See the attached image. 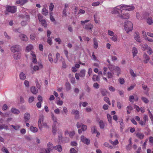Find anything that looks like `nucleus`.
<instances>
[{
	"label": "nucleus",
	"mask_w": 153,
	"mask_h": 153,
	"mask_svg": "<svg viewBox=\"0 0 153 153\" xmlns=\"http://www.w3.org/2000/svg\"><path fill=\"white\" fill-rule=\"evenodd\" d=\"M20 78L21 79L24 80L26 78V76L25 74L23 72H22L19 75Z\"/></svg>",
	"instance_id": "nucleus-31"
},
{
	"label": "nucleus",
	"mask_w": 153,
	"mask_h": 153,
	"mask_svg": "<svg viewBox=\"0 0 153 153\" xmlns=\"http://www.w3.org/2000/svg\"><path fill=\"white\" fill-rule=\"evenodd\" d=\"M104 100L108 103L110 105H111L110 102L109 100V99L108 97H105L104 99Z\"/></svg>",
	"instance_id": "nucleus-39"
},
{
	"label": "nucleus",
	"mask_w": 153,
	"mask_h": 153,
	"mask_svg": "<svg viewBox=\"0 0 153 153\" xmlns=\"http://www.w3.org/2000/svg\"><path fill=\"white\" fill-rule=\"evenodd\" d=\"M84 27L87 30H91L93 28V26L91 24H89L85 25V27Z\"/></svg>",
	"instance_id": "nucleus-16"
},
{
	"label": "nucleus",
	"mask_w": 153,
	"mask_h": 153,
	"mask_svg": "<svg viewBox=\"0 0 153 153\" xmlns=\"http://www.w3.org/2000/svg\"><path fill=\"white\" fill-rule=\"evenodd\" d=\"M38 100L39 102H41L42 101L43 99L42 97L38 95L37 97Z\"/></svg>",
	"instance_id": "nucleus-57"
},
{
	"label": "nucleus",
	"mask_w": 153,
	"mask_h": 153,
	"mask_svg": "<svg viewBox=\"0 0 153 153\" xmlns=\"http://www.w3.org/2000/svg\"><path fill=\"white\" fill-rule=\"evenodd\" d=\"M65 86L66 87V90L67 91H69L71 89V85L68 82H66L65 84Z\"/></svg>",
	"instance_id": "nucleus-21"
},
{
	"label": "nucleus",
	"mask_w": 153,
	"mask_h": 153,
	"mask_svg": "<svg viewBox=\"0 0 153 153\" xmlns=\"http://www.w3.org/2000/svg\"><path fill=\"white\" fill-rule=\"evenodd\" d=\"M11 126L15 130H18L20 127V126L17 125L16 126H14L13 125H11Z\"/></svg>",
	"instance_id": "nucleus-49"
},
{
	"label": "nucleus",
	"mask_w": 153,
	"mask_h": 153,
	"mask_svg": "<svg viewBox=\"0 0 153 153\" xmlns=\"http://www.w3.org/2000/svg\"><path fill=\"white\" fill-rule=\"evenodd\" d=\"M130 73L131 76L133 77H135L136 76V74H135L133 70L132 69L130 70Z\"/></svg>",
	"instance_id": "nucleus-54"
},
{
	"label": "nucleus",
	"mask_w": 153,
	"mask_h": 153,
	"mask_svg": "<svg viewBox=\"0 0 153 153\" xmlns=\"http://www.w3.org/2000/svg\"><path fill=\"white\" fill-rule=\"evenodd\" d=\"M141 99L146 103H147L149 102V100L145 97H142Z\"/></svg>",
	"instance_id": "nucleus-38"
},
{
	"label": "nucleus",
	"mask_w": 153,
	"mask_h": 153,
	"mask_svg": "<svg viewBox=\"0 0 153 153\" xmlns=\"http://www.w3.org/2000/svg\"><path fill=\"white\" fill-rule=\"evenodd\" d=\"M81 141L84 144L87 145H89L90 143V140L84 137V136L82 135L81 137Z\"/></svg>",
	"instance_id": "nucleus-5"
},
{
	"label": "nucleus",
	"mask_w": 153,
	"mask_h": 153,
	"mask_svg": "<svg viewBox=\"0 0 153 153\" xmlns=\"http://www.w3.org/2000/svg\"><path fill=\"white\" fill-rule=\"evenodd\" d=\"M34 100V98L33 97H31L28 99V102L29 103H31Z\"/></svg>",
	"instance_id": "nucleus-48"
},
{
	"label": "nucleus",
	"mask_w": 153,
	"mask_h": 153,
	"mask_svg": "<svg viewBox=\"0 0 153 153\" xmlns=\"http://www.w3.org/2000/svg\"><path fill=\"white\" fill-rule=\"evenodd\" d=\"M107 118H108V120L109 122L110 123H111L112 122V117L109 114H107Z\"/></svg>",
	"instance_id": "nucleus-36"
},
{
	"label": "nucleus",
	"mask_w": 153,
	"mask_h": 153,
	"mask_svg": "<svg viewBox=\"0 0 153 153\" xmlns=\"http://www.w3.org/2000/svg\"><path fill=\"white\" fill-rule=\"evenodd\" d=\"M30 130L33 132H36L38 129L36 127H34L33 126H31L30 127Z\"/></svg>",
	"instance_id": "nucleus-28"
},
{
	"label": "nucleus",
	"mask_w": 153,
	"mask_h": 153,
	"mask_svg": "<svg viewBox=\"0 0 153 153\" xmlns=\"http://www.w3.org/2000/svg\"><path fill=\"white\" fill-rule=\"evenodd\" d=\"M112 40L114 42H116L117 40V36L116 35H114L111 38Z\"/></svg>",
	"instance_id": "nucleus-50"
},
{
	"label": "nucleus",
	"mask_w": 153,
	"mask_h": 153,
	"mask_svg": "<svg viewBox=\"0 0 153 153\" xmlns=\"http://www.w3.org/2000/svg\"><path fill=\"white\" fill-rule=\"evenodd\" d=\"M134 97L133 96H130L129 98L130 101L131 102H134Z\"/></svg>",
	"instance_id": "nucleus-56"
},
{
	"label": "nucleus",
	"mask_w": 153,
	"mask_h": 153,
	"mask_svg": "<svg viewBox=\"0 0 153 153\" xmlns=\"http://www.w3.org/2000/svg\"><path fill=\"white\" fill-rule=\"evenodd\" d=\"M81 129L83 131H85L87 128V126L84 124H82L81 127Z\"/></svg>",
	"instance_id": "nucleus-43"
},
{
	"label": "nucleus",
	"mask_w": 153,
	"mask_h": 153,
	"mask_svg": "<svg viewBox=\"0 0 153 153\" xmlns=\"http://www.w3.org/2000/svg\"><path fill=\"white\" fill-rule=\"evenodd\" d=\"M19 37L21 40L22 41H27L28 40V38L27 36L23 34H20L19 35Z\"/></svg>",
	"instance_id": "nucleus-8"
},
{
	"label": "nucleus",
	"mask_w": 153,
	"mask_h": 153,
	"mask_svg": "<svg viewBox=\"0 0 153 153\" xmlns=\"http://www.w3.org/2000/svg\"><path fill=\"white\" fill-rule=\"evenodd\" d=\"M24 118L25 122L28 121L29 120L30 118V114L28 113H25L24 114Z\"/></svg>",
	"instance_id": "nucleus-9"
},
{
	"label": "nucleus",
	"mask_w": 153,
	"mask_h": 153,
	"mask_svg": "<svg viewBox=\"0 0 153 153\" xmlns=\"http://www.w3.org/2000/svg\"><path fill=\"white\" fill-rule=\"evenodd\" d=\"M94 46L95 49H97L98 47L97 41L95 38L94 39Z\"/></svg>",
	"instance_id": "nucleus-25"
},
{
	"label": "nucleus",
	"mask_w": 153,
	"mask_h": 153,
	"mask_svg": "<svg viewBox=\"0 0 153 153\" xmlns=\"http://www.w3.org/2000/svg\"><path fill=\"white\" fill-rule=\"evenodd\" d=\"M149 117L152 122H153V116L149 110H148Z\"/></svg>",
	"instance_id": "nucleus-40"
},
{
	"label": "nucleus",
	"mask_w": 153,
	"mask_h": 153,
	"mask_svg": "<svg viewBox=\"0 0 153 153\" xmlns=\"http://www.w3.org/2000/svg\"><path fill=\"white\" fill-rule=\"evenodd\" d=\"M132 53L133 57L136 56V54L137 53V48L135 47H133L132 50Z\"/></svg>",
	"instance_id": "nucleus-19"
},
{
	"label": "nucleus",
	"mask_w": 153,
	"mask_h": 153,
	"mask_svg": "<svg viewBox=\"0 0 153 153\" xmlns=\"http://www.w3.org/2000/svg\"><path fill=\"white\" fill-rule=\"evenodd\" d=\"M71 145L72 146H76L77 145V143L75 141H72L71 143Z\"/></svg>",
	"instance_id": "nucleus-63"
},
{
	"label": "nucleus",
	"mask_w": 153,
	"mask_h": 153,
	"mask_svg": "<svg viewBox=\"0 0 153 153\" xmlns=\"http://www.w3.org/2000/svg\"><path fill=\"white\" fill-rule=\"evenodd\" d=\"M27 23L26 21H23L21 22V24L22 26H24L27 24Z\"/></svg>",
	"instance_id": "nucleus-61"
},
{
	"label": "nucleus",
	"mask_w": 153,
	"mask_h": 153,
	"mask_svg": "<svg viewBox=\"0 0 153 153\" xmlns=\"http://www.w3.org/2000/svg\"><path fill=\"white\" fill-rule=\"evenodd\" d=\"M38 19L39 20V22L43 20H44V19H43V16L42 15H41L39 14H38Z\"/></svg>",
	"instance_id": "nucleus-51"
},
{
	"label": "nucleus",
	"mask_w": 153,
	"mask_h": 153,
	"mask_svg": "<svg viewBox=\"0 0 153 153\" xmlns=\"http://www.w3.org/2000/svg\"><path fill=\"white\" fill-rule=\"evenodd\" d=\"M111 13L112 14H117V16L120 17L122 19H128L129 18V14L127 13H122V10H113Z\"/></svg>",
	"instance_id": "nucleus-2"
},
{
	"label": "nucleus",
	"mask_w": 153,
	"mask_h": 153,
	"mask_svg": "<svg viewBox=\"0 0 153 153\" xmlns=\"http://www.w3.org/2000/svg\"><path fill=\"white\" fill-rule=\"evenodd\" d=\"M143 122L146 123V121L148 120V117L147 115H145L143 117Z\"/></svg>",
	"instance_id": "nucleus-58"
},
{
	"label": "nucleus",
	"mask_w": 153,
	"mask_h": 153,
	"mask_svg": "<svg viewBox=\"0 0 153 153\" xmlns=\"http://www.w3.org/2000/svg\"><path fill=\"white\" fill-rule=\"evenodd\" d=\"M11 111L14 114H18L20 113L19 111L15 108H12L11 110Z\"/></svg>",
	"instance_id": "nucleus-15"
},
{
	"label": "nucleus",
	"mask_w": 153,
	"mask_h": 153,
	"mask_svg": "<svg viewBox=\"0 0 153 153\" xmlns=\"http://www.w3.org/2000/svg\"><path fill=\"white\" fill-rule=\"evenodd\" d=\"M92 80L93 81H96L100 82V76H96V75H94L92 77Z\"/></svg>",
	"instance_id": "nucleus-10"
},
{
	"label": "nucleus",
	"mask_w": 153,
	"mask_h": 153,
	"mask_svg": "<svg viewBox=\"0 0 153 153\" xmlns=\"http://www.w3.org/2000/svg\"><path fill=\"white\" fill-rule=\"evenodd\" d=\"M42 14L45 16H46L48 13V10H42Z\"/></svg>",
	"instance_id": "nucleus-59"
},
{
	"label": "nucleus",
	"mask_w": 153,
	"mask_h": 153,
	"mask_svg": "<svg viewBox=\"0 0 153 153\" xmlns=\"http://www.w3.org/2000/svg\"><path fill=\"white\" fill-rule=\"evenodd\" d=\"M30 91L33 94H36L38 91V90L35 87H32L30 88Z\"/></svg>",
	"instance_id": "nucleus-12"
},
{
	"label": "nucleus",
	"mask_w": 153,
	"mask_h": 153,
	"mask_svg": "<svg viewBox=\"0 0 153 153\" xmlns=\"http://www.w3.org/2000/svg\"><path fill=\"white\" fill-rule=\"evenodd\" d=\"M147 50H148V51H147V53L148 54L150 55L153 53L152 50L150 47H149L148 48Z\"/></svg>",
	"instance_id": "nucleus-52"
},
{
	"label": "nucleus",
	"mask_w": 153,
	"mask_h": 153,
	"mask_svg": "<svg viewBox=\"0 0 153 153\" xmlns=\"http://www.w3.org/2000/svg\"><path fill=\"white\" fill-rule=\"evenodd\" d=\"M16 10H6L5 11V13L6 15L9 14V13H14L16 12Z\"/></svg>",
	"instance_id": "nucleus-32"
},
{
	"label": "nucleus",
	"mask_w": 153,
	"mask_h": 153,
	"mask_svg": "<svg viewBox=\"0 0 153 153\" xmlns=\"http://www.w3.org/2000/svg\"><path fill=\"white\" fill-rule=\"evenodd\" d=\"M91 129L92 134L96 133H97V130L94 126H92L91 127Z\"/></svg>",
	"instance_id": "nucleus-27"
},
{
	"label": "nucleus",
	"mask_w": 153,
	"mask_h": 153,
	"mask_svg": "<svg viewBox=\"0 0 153 153\" xmlns=\"http://www.w3.org/2000/svg\"><path fill=\"white\" fill-rule=\"evenodd\" d=\"M136 136L139 139L142 140L143 138L144 135L143 133L137 132L136 133Z\"/></svg>",
	"instance_id": "nucleus-13"
},
{
	"label": "nucleus",
	"mask_w": 153,
	"mask_h": 153,
	"mask_svg": "<svg viewBox=\"0 0 153 153\" xmlns=\"http://www.w3.org/2000/svg\"><path fill=\"white\" fill-rule=\"evenodd\" d=\"M36 85L38 89H40L41 88V85L40 84L39 82H38V80L37 79H36Z\"/></svg>",
	"instance_id": "nucleus-42"
},
{
	"label": "nucleus",
	"mask_w": 153,
	"mask_h": 153,
	"mask_svg": "<svg viewBox=\"0 0 153 153\" xmlns=\"http://www.w3.org/2000/svg\"><path fill=\"white\" fill-rule=\"evenodd\" d=\"M85 70L84 69L81 70L79 73V76L81 77H83L85 75Z\"/></svg>",
	"instance_id": "nucleus-18"
},
{
	"label": "nucleus",
	"mask_w": 153,
	"mask_h": 153,
	"mask_svg": "<svg viewBox=\"0 0 153 153\" xmlns=\"http://www.w3.org/2000/svg\"><path fill=\"white\" fill-rule=\"evenodd\" d=\"M124 26L127 33L132 31L133 29V24L130 21H126L125 22Z\"/></svg>",
	"instance_id": "nucleus-3"
},
{
	"label": "nucleus",
	"mask_w": 153,
	"mask_h": 153,
	"mask_svg": "<svg viewBox=\"0 0 153 153\" xmlns=\"http://www.w3.org/2000/svg\"><path fill=\"white\" fill-rule=\"evenodd\" d=\"M135 8V5H134L122 4L114 7V10H134Z\"/></svg>",
	"instance_id": "nucleus-1"
},
{
	"label": "nucleus",
	"mask_w": 153,
	"mask_h": 153,
	"mask_svg": "<svg viewBox=\"0 0 153 153\" xmlns=\"http://www.w3.org/2000/svg\"><path fill=\"white\" fill-rule=\"evenodd\" d=\"M114 70L117 72H120L121 71L120 68L118 66H116Z\"/></svg>",
	"instance_id": "nucleus-60"
},
{
	"label": "nucleus",
	"mask_w": 153,
	"mask_h": 153,
	"mask_svg": "<svg viewBox=\"0 0 153 153\" xmlns=\"http://www.w3.org/2000/svg\"><path fill=\"white\" fill-rule=\"evenodd\" d=\"M108 68L111 71H113L115 68V66L113 65L109 64L108 65Z\"/></svg>",
	"instance_id": "nucleus-23"
},
{
	"label": "nucleus",
	"mask_w": 153,
	"mask_h": 153,
	"mask_svg": "<svg viewBox=\"0 0 153 153\" xmlns=\"http://www.w3.org/2000/svg\"><path fill=\"white\" fill-rule=\"evenodd\" d=\"M57 131V127H52V132L53 134L55 135Z\"/></svg>",
	"instance_id": "nucleus-35"
},
{
	"label": "nucleus",
	"mask_w": 153,
	"mask_h": 153,
	"mask_svg": "<svg viewBox=\"0 0 153 153\" xmlns=\"http://www.w3.org/2000/svg\"><path fill=\"white\" fill-rule=\"evenodd\" d=\"M99 84L97 82L94 83L93 85V87L97 89L99 88Z\"/></svg>",
	"instance_id": "nucleus-46"
},
{
	"label": "nucleus",
	"mask_w": 153,
	"mask_h": 153,
	"mask_svg": "<svg viewBox=\"0 0 153 153\" xmlns=\"http://www.w3.org/2000/svg\"><path fill=\"white\" fill-rule=\"evenodd\" d=\"M27 0H19L16 1V3L18 4L23 5L27 2Z\"/></svg>",
	"instance_id": "nucleus-17"
},
{
	"label": "nucleus",
	"mask_w": 153,
	"mask_h": 153,
	"mask_svg": "<svg viewBox=\"0 0 153 153\" xmlns=\"http://www.w3.org/2000/svg\"><path fill=\"white\" fill-rule=\"evenodd\" d=\"M147 22L149 24L151 25L153 23V22L152 19L149 18L147 19Z\"/></svg>",
	"instance_id": "nucleus-47"
},
{
	"label": "nucleus",
	"mask_w": 153,
	"mask_h": 153,
	"mask_svg": "<svg viewBox=\"0 0 153 153\" xmlns=\"http://www.w3.org/2000/svg\"><path fill=\"white\" fill-rule=\"evenodd\" d=\"M134 38L138 42H141L140 39L139 35L138 33H135L134 34Z\"/></svg>",
	"instance_id": "nucleus-14"
},
{
	"label": "nucleus",
	"mask_w": 153,
	"mask_h": 153,
	"mask_svg": "<svg viewBox=\"0 0 153 153\" xmlns=\"http://www.w3.org/2000/svg\"><path fill=\"white\" fill-rule=\"evenodd\" d=\"M103 145L105 147L109 148L111 149H112L113 148L112 146L111 145H110L108 143H104Z\"/></svg>",
	"instance_id": "nucleus-34"
},
{
	"label": "nucleus",
	"mask_w": 153,
	"mask_h": 153,
	"mask_svg": "<svg viewBox=\"0 0 153 153\" xmlns=\"http://www.w3.org/2000/svg\"><path fill=\"white\" fill-rule=\"evenodd\" d=\"M70 153H77V151L74 148H71L70 150Z\"/></svg>",
	"instance_id": "nucleus-53"
},
{
	"label": "nucleus",
	"mask_w": 153,
	"mask_h": 153,
	"mask_svg": "<svg viewBox=\"0 0 153 153\" xmlns=\"http://www.w3.org/2000/svg\"><path fill=\"white\" fill-rule=\"evenodd\" d=\"M107 74L108 78H111L113 77V74H114V72L111 73L110 72H108Z\"/></svg>",
	"instance_id": "nucleus-33"
},
{
	"label": "nucleus",
	"mask_w": 153,
	"mask_h": 153,
	"mask_svg": "<svg viewBox=\"0 0 153 153\" xmlns=\"http://www.w3.org/2000/svg\"><path fill=\"white\" fill-rule=\"evenodd\" d=\"M142 86L144 90H145L147 89V91H149V88H147V85H145L144 84H142Z\"/></svg>",
	"instance_id": "nucleus-45"
},
{
	"label": "nucleus",
	"mask_w": 153,
	"mask_h": 153,
	"mask_svg": "<svg viewBox=\"0 0 153 153\" xmlns=\"http://www.w3.org/2000/svg\"><path fill=\"white\" fill-rule=\"evenodd\" d=\"M42 26L45 27H46L47 26V24L45 19L39 22Z\"/></svg>",
	"instance_id": "nucleus-20"
},
{
	"label": "nucleus",
	"mask_w": 153,
	"mask_h": 153,
	"mask_svg": "<svg viewBox=\"0 0 153 153\" xmlns=\"http://www.w3.org/2000/svg\"><path fill=\"white\" fill-rule=\"evenodd\" d=\"M97 13H96L94 15V20L96 23H98V21L97 19Z\"/></svg>",
	"instance_id": "nucleus-55"
},
{
	"label": "nucleus",
	"mask_w": 153,
	"mask_h": 153,
	"mask_svg": "<svg viewBox=\"0 0 153 153\" xmlns=\"http://www.w3.org/2000/svg\"><path fill=\"white\" fill-rule=\"evenodd\" d=\"M54 148L48 147L47 150L46 149H44V152H45V153H50V152L53 150Z\"/></svg>",
	"instance_id": "nucleus-29"
},
{
	"label": "nucleus",
	"mask_w": 153,
	"mask_h": 153,
	"mask_svg": "<svg viewBox=\"0 0 153 153\" xmlns=\"http://www.w3.org/2000/svg\"><path fill=\"white\" fill-rule=\"evenodd\" d=\"M34 34H32L30 35V39L32 40H33L35 39V37Z\"/></svg>",
	"instance_id": "nucleus-62"
},
{
	"label": "nucleus",
	"mask_w": 153,
	"mask_h": 153,
	"mask_svg": "<svg viewBox=\"0 0 153 153\" xmlns=\"http://www.w3.org/2000/svg\"><path fill=\"white\" fill-rule=\"evenodd\" d=\"M44 120V116L43 114H41L39 116V118L38 121V123H42Z\"/></svg>",
	"instance_id": "nucleus-26"
},
{
	"label": "nucleus",
	"mask_w": 153,
	"mask_h": 153,
	"mask_svg": "<svg viewBox=\"0 0 153 153\" xmlns=\"http://www.w3.org/2000/svg\"><path fill=\"white\" fill-rule=\"evenodd\" d=\"M2 150L4 152H5V153H9L8 150L7 148L4 147L2 148Z\"/></svg>",
	"instance_id": "nucleus-64"
},
{
	"label": "nucleus",
	"mask_w": 153,
	"mask_h": 153,
	"mask_svg": "<svg viewBox=\"0 0 153 153\" xmlns=\"http://www.w3.org/2000/svg\"><path fill=\"white\" fill-rule=\"evenodd\" d=\"M55 150H57L59 152H61L62 151V147L61 145H58L53 147Z\"/></svg>",
	"instance_id": "nucleus-11"
},
{
	"label": "nucleus",
	"mask_w": 153,
	"mask_h": 153,
	"mask_svg": "<svg viewBox=\"0 0 153 153\" xmlns=\"http://www.w3.org/2000/svg\"><path fill=\"white\" fill-rule=\"evenodd\" d=\"M71 114L75 115V118L76 119H79V111L77 110H73L71 112Z\"/></svg>",
	"instance_id": "nucleus-6"
},
{
	"label": "nucleus",
	"mask_w": 153,
	"mask_h": 153,
	"mask_svg": "<svg viewBox=\"0 0 153 153\" xmlns=\"http://www.w3.org/2000/svg\"><path fill=\"white\" fill-rule=\"evenodd\" d=\"M101 93L103 96H105L106 95L107 91L105 89H102L101 90Z\"/></svg>",
	"instance_id": "nucleus-24"
},
{
	"label": "nucleus",
	"mask_w": 153,
	"mask_h": 153,
	"mask_svg": "<svg viewBox=\"0 0 153 153\" xmlns=\"http://www.w3.org/2000/svg\"><path fill=\"white\" fill-rule=\"evenodd\" d=\"M143 58L144 59L143 60L144 62L145 63H148L150 59L149 56L147 55L146 53H144L143 54Z\"/></svg>",
	"instance_id": "nucleus-7"
},
{
	"label": "nucleus",
	"mask_w": 153,
	"mask_h": 153,
	"mask_svg": "<svg viewBox=\"0 0 153 153\" xmlns=\"http://www.w3.org/2000/svg\"><path fill=\"white\" fill-rule=\"evenodd\" d=\"M33 46L31 45H30L26 47V49L28 51L31 50L33 48Z\"/></svg>",
	"instance_id": "nucleus-37"
},
{
	"label": "nucleus",
	"mask_w": 153,
	"mask_h": 153,
	"mask_svg": "<svg viewBox=\"0 0 153 153\" xmlns=\"http://www.w3.org/2000/svg\"><path fill=\"white\" fill-rule=\"evenodd\" d=\"M52 56V54L51 53H50L48 55V59L49 61L51 63H52L53 61V60Z\"/></svg>",
	"instance_id": "nucleus-44"
},
{
	"label": "nucleus",
	"mask_w": 153,
	"mask_h": 153,
	"mask_svg": "<svg viewBox=\"0 0 153 153\" xmlns=\"http://www.w3.org/2000/svg\"><path fill=\"white\" fill-rule=\"evenodd\" d=\"M21 56V54L20 53L14 54L13 57L15 59H18L20 58Z\"/></svg>",
	"instance_id": "nucleus-22"
},
{
	"label": "nucleus",
	"mask_w": 153,
	"mask_h": 153,
	"mask_svg": "<svg viewBox=\"0 0 153 153\" xmlns=\"http://www.w3.org/2000/svg\"><path fill=\"white\" fill-rule=\"evenodd\" d=\"M16 7L15 6H7L6 7V10H16Z\"/></svg>",
	"instance_id": "nucleus-30"
},
{
	"label": "nucleus",
	"mask_w": 153,
	"mask_h": 153,
	"mask_svg": "<svg viewBox=\"0 0 153 153\" xmlns=\"http://www.w3.org/2000/svg\"><path fill=\"white\" fill-rule=\"evenodd\" d=\"M100 126L101 128H103L104 127V124L102 120H100L99 122Z\"/></svg>",
	"instance_id": "nucleus-41"
},
{
	"label": "nucleus",
	"mask_w": 153,
	"mask_h": 153,
	"mask_svg": "<svg viewBox=\"0 0 153 153\" xmlns=\"http://www.w3.org/2000/svg\"><path fill=\"white\" fill-rule=\"evenodd\" d=\"M10 50L12 52L15 53L20 51L21 49L19 45H15L10 48Z\"/></svg>",
	"instance_id": "nucleus-4"
}]
</instances>
